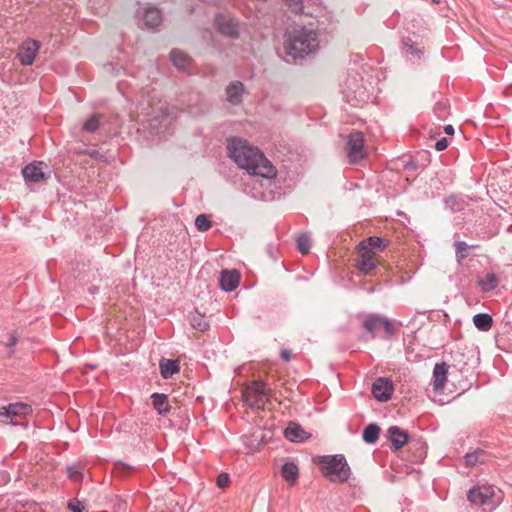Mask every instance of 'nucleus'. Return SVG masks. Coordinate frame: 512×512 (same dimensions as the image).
<instances>
[{
  "label": "nucleus",
  "instance_id": "nucleus-12",
  "mask_svg": "<svg viewBox=\"0 0 512 512\" xmlns=\"http://www.w3.org/2000/svg\"><path fill=\"white\" fill-rule=\"evenodd\" d=\"M357 252V269L365 275L370 274L378 265L376 255L366 249H360L359 245L357 246Z\"/></svg>",
  "mask_w": 512,
  "mask_h": 512
},
{
  "label": "nucleus",
  "instance_id": "nucleus-30",
  "mask_svg": "<svg viewBox=\"0 0 512 512\" xmlns=\"http://www.w3.org/2000/svg\"><path fill=\"white\" fill-rule=\"evenodd\" d=\"M449 101L447 99H442L438 102H436L434 106V114L439 120H445L448 118L450 112H449Z\"/></svg>",
  "mask_w": 512,
  "mask_h": 512
},
{
  "label": "nucleus",
  "instance_id": "nucleus-13",
  "mask_svg": "<svg viewBox=\"0 0 512 512\" xmlns=\"http://www.w3.org/2000/svg\"><path fill=\"white\" fill-rule=\"evenodd\" d=\"M215 25L217 30L224 36L232 39L239 37L238 22L234 19H228L224 16H218L215 19Z\"/></svg>",
  "mask_w": 512,
  "mask_h": 512
},
{
  "label": "nucleus",
  "instance_id": "nucleus-37",
  "mask_svg": "<svg viewBox=\"0 0 512 512\" xmlns=\"http://www.w3.org/2000/svg\"><path fill=\"white\" fill-rule=\"evenodd\" d=\"M289 10L296 14L304 13V5L302 0H284Z\"/></svg>",
  "mask_w": 512,
  "mask_h": 512
},
{
  "label": "nucleus",
  "instance_id": "nucleus-14",
  "mask_svg": "<svg viewBox=\"0 0 512 512\" xmlns=\"http://www.w3.org/2000/svg\"><path fill=\"white\" fill-rule=\"evenodd\" d=\"M387 438L391 442L393 450L398 451L407 444L409 434L398 426H390L387 429Z\"/></svg>",
  "mask_w": 512,
  "mask_h": 512
},
{
  "label": "nucleus",
  "instance_id": "nucleus-6",
  "mask_svg": "<svg viewBox=\"0 0 512 512\" xmlns=\"http://www.w3.org/2000/svg\"><path fill=\"white\" fill-rule=\"evenodd\" d=\"M467 499L471 504L483 507L485 512H491L497 506L495 491L492 486L482 485L471 488L467 493Z\"/></svg>",
  "mask_w": 512,
  "mask_h": 512
},
{
  "label": "nucleus",
  "instance_id": "nucleus-35",
  "mask_svg": "<svg viewBox=\"0 0 512 512\" xmlns=\"http://www.w3.org/2000/svg\"><path fill=\"white\" fill-rule=\"evenodd\" d=\"M297 249L302 255H306L310 251V238L306 234H302L297 238Z\"/></svg>",
  "mask_w": 512,
  "mask_h": 512
},
{
  "label": "nucleus",
  "instance_id": "nucleus-45",
  "mask_svg": "<svg viewBox=\"0 0 512 512\" xmlns=\"http://www.w3.org/2000/svg\"><path fill=\"white\" fill-rule=\"evenodd\" d=\"M444 131H445V133H446V134H448V135H453V134H454V128H453V126H452V125H446V126L444 127Z\"/></svg>",
  "mask_w": 512,
  "mask_h": 512
},
{
  "label": "nucleus",
  "instance_id": "nucleus-23",
  "mask_svg": "<svg viewBox=\"0 0 512 512\" xmlns=\"http://www.w3.org/2000/svg\"><path fill=\"white\" fill-rule=\"evenodd\" d=\"M144 24L148 28H155L162 22L161 11L157 8H147L143 16Z\"/></svg>",
  "mask_w": 512,
  "mask_h": 512
},
{
  "label": "nucleus",
  "instance_id": "nucleus-22",
  "mask_svg": "<svg viewBox=\"0 0 512 512\" xmlns=\"http://www.w3.org/2000/svg\"><path fill=\"white\" fill-rule=\"evenodd\" d=\"M281 475L286 482L294 485L299 477L298 466L294 462H285L281 468Z\"/></svg>",
  "mask_w": 512,
  "mask_h": 512
},
{
  "label": "nucleus",
  "instance_id": "nucleus-39",
  "mask_svg": "<svg viewBox=\"0 0 512 512\" xmlns=\"http://www.w3.org/2000/svg\"><path fill=\"white\" fill-rule=\"evenodd\" d=\"M68 509L72 512H86L85 506L78 499H73L68 503Z\"/></svg>",
  "mask_w": 512,
  "mask_h": 512
},
{
  "label": "nucleus",
  "instance_id": "nucleus-15",
  "mask_svg": "<svg viewBox=\"0 0 512 512\" xmlns=\"http://www.w3.org/2000/svg\"><path fill=\"white\" fill-rule=\"evenodd\" d=\"M220 287L226 292L234 291L240 282V273L233 270H223L220 274Z\"/></svg>",
  "mask_w": 512,
  "mask_h": 512
},
{
  "label": "nucleus",
  "instance_id": "nucleus-9",
  "mask_svg": "<svg viewBox=\"0 0 512 512\" xmlns=\"http://www.w3.org/2000/svg\"><path fill=\"white\" fill-rule=\"evenodd\" d=\"M50 170L43 161H33L22 169V176L25 182L40 183L49 178Z\"/></svg>",
  "mask_w": 512,
  "mask_h": 512
},
{
  "label": "nucleus",
  "instance_id": "nucleus-21",
  "mask_svg": "<svg viewBox=\"0 0 512 512\" xmlns=\"http://www.w3.org/2000/svg\"><path fill=\"white\" fill-rule=\"evenodd\" d=\"M152 404L154 409L160 414V415H167L170 411V404L168 401V396L162 393H153L151 395Z\"/></svg>",
  "mask_w": 512,
  "mask_h": 512
},
{
  "label": "nucleus",
  "instance_id": "nucleus-4",
  "mask_svg": "<svg viewBox=\"0 0 512 512\" xmlns=\"http://www.w3.org/2000/svg\"><path fill=\"white\" fill-rule=\"evenodd\" d=\"M319 464L322 474L331 482L344 483L350 478L351 470L342 454L322 456Z\"/></svg>",
  "mask_w": 512,
  "mask_h": 512
},
{
  "label": "nucleus",
  "instance_id": "nucleus-34",
  "mask_svg": "<svg viewBox=\"0 0 512 512\" xmlns=\"http://www.w3.org/2000/svg\"><path fill=\"white\" fill-rule=\"evenodd\" d=\"M100 126V115L94 114L87 119L83 124V130L89 133H94Z\"/></svg>",
  "mask_w": 512,
  "mask_h": 512
},
{
  "label": "nucleus",
  "instance_id": "nucleus-26",
  "mask_svg": "<svg viewBox=\"0 0 512 512\" xmlns=\"http://www.w3.org/2000/svg\"><path fill=\"white\" fill-rule=\"evenodd\" d=\"M380 427L376 423L368 424L362 433L363 441L367 444H375L379 439Z\"/></svg>",
  "mask_w": 512,
  "mask_h": 512
},
{
  "label": "nucleus",
  "instance_id": "nucleus-31",
  "mask_svg": "<svg viewBox=\"0 0 512 512\" xmlns=\"http://www.w3.org/2000/svg\"><path fill=\"white\" fill-rule=\"evenodd\" d=\"M135 470V467L129 464L122 461H117L114 464L113 473L119 477H127L131 475Z\"/></svg>",
  "mask_w": 512,
  "mask_h": 512
},
{
  "label": "nucleus",
  "instance_id": "nucleus-8",
  "mask_svg": "<svg viewBox=\"0 0 512 512\" xmlns=\"http://www.w3.org/2000/svg\"><path fill=\"white\" fill-rule=\"evenodd\" d=\"M345 150L350 163H357L365 157L364 135L360 131H354L349 134Z\"/></svg>",
  "mask_w": 512,
  "mask_h": 512
},
{
  "label": "nucleus",
  "instance_id": "nucleus-29",
  "mask_svg": "<svg viewBox=\"0 0 512 512\" xmlns=\"http://www.w3.org/2000/svg\"><path fill=\"white\" fill-rule=\"evenodd\" d=\"M478 285L483 292H489L498 286V279L494 273H488L478 281Z\"/></svg>",
  "mask_w": 512,
  "mask_h": 512
},
{
  "label": "nucleus",
  "instance_id": "nucleus-32",
  "mask_svg": "<svg viewBox=\"0 0 512 512\" xmlns=\"http://www.w3.org/2000/svg\"><path fill=\"white\" fill-rule=\"evenodd\" d=\"M84 466L81 464H73L67 467L68 478L73 482H81L83 480Z\"/></svg>",
  "mask_w": 512,
  "mask_h": 512
},
{
  "label": "nucleus",
  "instance_id": "nucleus-43",
  "mask_svg": "<svg viewBox=\"0 0 512 512\" xmlns=\"http://www.w3.org/2000/svg\"><path fill=\"white\" fill-rule=\"evenodd\" d=\"M435 149L437 151H443L448 147V140L446 137L441 138L440 140L436 141L435 143Z\"/></svg>",
  "mask_w": 512,
  "mask_h": 512
},
{
  "label": "nucleus",
  "instance_id": "nucleus-28",
  "mask_svg": "<svg viewBox=\"0 0 512 512\" xmlns=\"http://www.w3.org/2000/svg\"><path fill=\"white\" fill-rule=\"evenodd\" d=\"M190 324L194 329H196L200 332H205L210 327L205 316L202 315L201 313H199L198 311H196L190 315Z\"/></svg>",
  "mask_w": 512,
  "mask_h": 512
},
{
  "label": "nucleus",
  "instance_id": "nucleus-16",
  "mask_svg": "<svg viewBox=\"0 0 512 512\" xmlns=\"http://www.w3.org/2000/svg\"><path fill=\"white\" fill-rule=\"evenodd\" d=\"M449 366L445 363H437L433 369L432 386L433 390L440 393L444 389V385L447 381V373Z\"/></svg>",
  "mask_w": 512,
  "mask_h": 512
},
{
  "label": "nucleus",
  "instance_id": "nucleus-18",
  "mask_svg": "<svg viewBox=\"0 0 512 512\" xmlns=\"http://www.w3.org/2000/svg\"><path fill=\"white\" fill-rule=\"evenodd\" d=\"M284 435L291 442H303L310 437V434L295 422L288 424L284 430Z\"/></svg>",
  "mask_w": 512,
  "mask_h": 512
},
{
  "label": "nucleus",
  "instance_id": "nucleus-47",
  "mask_svg": "<svg viewBox=\"0 0 512 512\" xmlns=\"http://www.w3.org/2000/svg\"><path fill=\"white\" fill-rule=\"evenodd\" d=\"M89 155H90L91 157H93V158H96V157H97V155H98V152H97V151H92V152H90V153H89Z\"/></svg>",
  "mask_w": 512,
  "mask_h": 512
},
{
  "label": "nucleus",
  "instance_id": "nucleus-11",
  "mask_svg": "<svg viewBox=\"0 0 512 512\" xmlns=\"http://www.w3.org/2000/svg\"><path fill=\"white\" fill-rule=\"evenodd\" d=\"M40 48V43L33 39H27L24 41L18 50L17 58L22 65L29 66L32 65L37 52Z\"/></svg>",
  "mask_w": 512,
  "mask_h": 512
},
{
  "label": "nucleus",
  "instance_id": "nucleus-25",
  "mask_svg": "<svg viewBox=\"0 0 512 512\" xmlns=\"http://www.w3.org/2000/svg\"><path fill=\"white\" fill-rule=\"evenodd\" d=\"M473 323L478 330L487 332L492 328L493 319L487 313H478L473 316Z\"/></svg>",
  "mask_w": 512,
  "mask_h": 512
},
{
  "label": "nucleus",
  "instance_id": "nucleus-17",
  "mask_svg": "<svg viewBox=\"0 0 512 512\" xmlns=\"http://www.w3.org/2000/svg\"><path fill=\"white\" fill-rule=\"evenodd\" d=\"M390 241L378 236H371L359 243L360 249H366L376 255L377 252H382L388 247Z\"/></svg>",
  "mask_w": 512,
  "mask_h": 512
},
{
  "label": "nucleus",
  "instance_id": "nucleus-38",
  "mask_svg": "<svg viewBox=\"0 0 512 512\" xmlns=\"http://www.w3.org/2000/svg\"><path fill=\"white\" fill-rule=\"evenodd\" d=\"M446 206L451 208L453 211H460L463 209L464 203L459 201L455 196H449L446 201Z\"/></svg>",
  "mask_w": 512,
  "mask_h": 512
},
{
  "label": "nucleus",
  "instance_id": "nucleus-20",
  "mask_svg": "<svg viewBox=\"0 0 512 512\" xmlns=\"http://www.w3.org/2000/svg\"><path fill=\"white\" fill-rule=\"evenodd\" d=\"M170 58L174 66L182 71L188 72L192 63L191 58L181 50L173 49Z\"/></svg>",
  "mask_w": 512,
  "mask_h": 512
},
{
  "label": "nucleus",
  "instance_id": "nucleus-27",
  "mask_svg": "<svg viewBox=\"0 0 512 512\" xmlns=\"http://www.w3.org/2000/svg\"><path fill=\"white\" fill-rule=\"evenodd\" d=\"M486 460V453L482 449H477L473 452L467 453L464 456V462L468 467H474L477 464H482Z\"/></svg>",
  "mask_w": 512,
  "mask_h": 512
},
{
  "label": "nucleus",
  "instance_id": "nucleus-41",
  "mask_svg": "<svg viewBox=\"0 0 512 512\" xmlns=\"http://www.w3.org/2000/svg\"><path fill=\"white\" fill-rule=\"evenodd\" d=\"M229 483V475L227 473H221L217 477V486L219 488H225Z\"/></svg>",
  "mask_w": 512,
  "mask_h": 512
},
{
  "label": "nucleus",
  "instance_id": "nucleus-5",
  "mask_svg": "<svg viewBox=\"0 0 512 512\" xmlns=\"http://www.w3.org/2000/svg\"><path fill=\"white\" fill-rule=\"evenodd\" d=\"M270 392L264 381L257 380L243 388L242 398L251 409L262 410L269 401Z\"/></svg>",
  "mask_w": 512,
  "mask_h": 512
},
{
  "label": "nucleus",
  "instance_id": "nucleus-19",
  "mask_svg": "<svg viewBox=\"0 0 512 512\" xmlns=\"http://www.w3.org/2000/svg\"><path fill=\"white\" fill-rule=\"evenodd\" d=\"M244 85L240 81L231 82L226 88L227 101L232 105H238L242 102Z\"/></svg>",
  "mask_w": 512,
  "mask_h": 512
},
{
  "label": "nucleus",
  "instance_id": "nucleus-42",
  "mask_svg": "<svg viewBox=\"0 0 512 512\" xmlns=\"http://www.w3.org/2000/svg\"><path fill=\"white\" fill-rule=\"evenodd\" d=\"M404 50H405L406 54H411V55H414L417 57H419L421 54V51L418 48H416L412 44H408V43L404 44Z\"/></svg>",
  "mask_w": 512,
  "mask_h": 512
},
{
  "label": "nucleus",
  "instance_id": "nucleus-36",
  "mask_svg": "<svg viewBox=\"0 0 512 512\" xmlns=\"http://www.w3.org/2000/svg\"><path fill=\"white\" fill-rule=\"evenodd\" d=\"M454 246L456 249V258L460 262L467 257L469 246L464 241H456Z\"/></svg>",
  "mask_w": 512,
  "mask_h": 512
},
{
  "label": "nucleus",
  "instance_id": "nucleus-3",
  "mask_svg": "<svg viewBox=\"0 0 512 512\" xmlns=\"http://www.w3.org/2000/svg\"><path fill=\"white\" fill-rule=\"evenodd\" d=\"M402 326V322L391 320L378 313L365 315L362 322L363 329L371 336L372 339L376 338L379 331L382 329L383 335H381V337L390 340L396 335Z\"/></svg>",
  "mask_w": 512,
  "mask_h": 512
},
{
  "label": "nucleus",
  "instance_id": "nucleus-44",
  "mask_svg": "<svg viewBox=\"0 0 512 512\" xmlns=\"http://www.w3.org/2000/svg\"><path fill=\"white\" fill-rule=\"evenodd\" d=\"M280 356L285 362H288L292 358V352L288 349H282L280 352Z\"/></svg>",
  "mask_w": 512,
  "mask_h": 512
},
{
  "label": "nucleus",
  "instance_id": "nucleus-24",
  "mask_svg": "<svg viewBox=\"0 0 512 512\" xmlns=\"http://www.w3.org/2000/svg\"><path fill=\"white\" fill-rule=\"evenodd\" d=\"M160 373L164 379L172 377L179 371L178 362L171 359H162L159 363Z\"/></svg>",
  "mask_w": 512,
  "mask_h": 512
},
{
  "label": "nucleus",
  "instance_id": "nucleus-33",
  "mask_svg": "<svg viewBox=\"0 0 512 512\" xmlns=\"http://www.w3.org/2000/svg\"><path fill=\"white\" fill-rule=\"evenodd\" d=\"M212 226V222L206 214H200L195 219V227L200 232L208 231Z\"/></svg>",
  "mask_w": 512,
  "mask_h": 512
},
{
  "label": "nucleus",
  "instance_id": "nucleus-2",
  "mask_svg": "<svg viewBox=\"0 0 512 512\" xmlns=\"http://www.w3.org/2000/svg\"><path fill=\"white\" fill-rule=\"evenodd\" d=\"M319 48L318 33L312 29L296 27L285 34V50L293 59H302Z\"/></svg>",
  "mask_w": 512,
  "mask_h": 512
},
{
  "label": "nucleus",
  "instance_id": "nucleus-40",
  "mask_svg": "<svg viewBox=\"0 0 512 512\" xmlns=\"http://www.w3.org/2000/svg\"><path fill=\"white\" fill-rule=\"evenodd\" d=\"M17 344V336L14 333H11L9 335V340L6 344V346L9 348L8 355L12 356L14 354V347Z\"/></svg>",
  "mask_w": 512,
  "mask_h": 512
},
{
  "label": "nucleus",
  "instance_id": "nucleus-46",
  "mask_svg": "<svg viewBox=\"0 0 512 512\" xmlns=\"http://www.w3.org/2000/svg\"><path fill=\"white\" fill-rule=\"evenodd\" d=\"M504 94L506 96H511L512 95V88L508 87L504 90Z\"/></svg>",
  "mask_w": 512,
  "mask_h": 512
},
{
  "label": "nucleus",
  "instance_id": "nucleus-1",
  "mask_svg": "<svg viewBox=\"0 0 512 512\" xmlns=\"http://www.w3.org/2000/svg\"><path fill=\"white\" fill-rule=\"evenodd\" d=\"M228 155L241 168L249 174L271 179L277 174L276 168L257 148L239 138L228 141Z\"/></svg>",
  "mask_w": 512,
  "mask_h": 512
},
{
  "label": "nucleus",
  "instance_id": "nucleus-48",
  "mask_svg": "<svg viewBox=\"0 0 512 512\" xmlns=\"http://www.w3.org/2000/svg\"><path fill=\"white\" fill-rule=\"evenodd\" d=\"M441 0H431L432 3L434 4H439Z\"/></svg>",
  "mask_w": 512,
  "mask_h": 512
},
{
  "label": "nucleus",
  "instance_id": "nucleus-10",
  "mask_svg": "<svg viewBox=\"0 0 512 512\" xmlns=\"http://www.w3.org/2000/svg\"><path fill=\"white\" fill-rule=\"evenodd\" d=\"M394 391L392 380L386 377L377 378L371 388L372 395L379 402H387L391 399Z\"/></svg>",
  "mask_w": 512,
  "mask_h": 512
},
{
  "label": "nucleus",
  "instance_id": "nucleus-7",
  "mask_svg": "<svg viewBox=\"0 0 512 512\" xmlns=\"http://www.w3.org/2000/svg\"><path fill=\"white\" fill-rule=\"evenodd\" d=\"M31 413L32 407L27 403H10L0 408V421L6 424L22 425Z\"/></svg>",
  "mask_w": 512,
  "mask_h": 512
}]
</instances>
